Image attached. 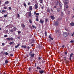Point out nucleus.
<instances>
[{
    "instance_id": "4c0bfd02",
    "label": "nucleus",
    "mask_w": 74,
    "mask_h": 74,
    "mask_svg": "<svg viewBox=\"0 0 74 74\" xmlns=\"http://www.w3.org/2000/svg\"><path fill=\"white\" fill-rule=\"evenodd\" d=\"M37 14V13H36V11H34V15H36V14Z\"/></svg>"
},
{
    "instance_id": "79ce46f5",
    "label": "nucleus",
    "mask_w": 74,
    "mask_h": 74,
    "mask_svg": "<svg viewBox=\"0 0 74 74\" xmlns=\"http://www.w3.org/2000/svg\"><path fill=\"white\" fill-rule=\"evenodd\" d=\"M13 30H12V29H11V30H10V32L11 33H13Z\"/></svg>"
},
{
    "instance_id": "0e129e2a",
    "label": "nucleus",
    "mask_w": 74,
    "mask_h": 74,
    "mask_svg": "<svg viewBox=\"0 0 74 74\" xmlns=\"http://www.w3.org/2000/svg\"><path fill=\"white\" fill-rule=\"evenodd\" d=\"M33 45H34V44H32L31 45V47H33Z\"/></svg>"
},
{
    "instance_id": "f03ea898",
    "label": "nucleus",
    "mask_w": 74,
    "mask_h": 74,
    "mask_svg": "<svg viewBox=\"0 0 74 74\" xmlns=\"http://www.w3.org/2000/svg\"><path fill=\"white\" fill-rule=\"evenodd\" d=\"M54 25L58 26L59 25V22L58 21H56L54 23Z\"/></svg>"
},
{
    "instance_id": "aec40b11",
    "label": "nucleus",
    "mask_w": 74,
    "mask_h": 74,
    "mask_svg": "<svg viewBox=\"0 0 74 74\" xmlns=\"http://www.w3.org/2000/svg\"><path fill=\"white\" fill-rule=\"evenodd\" d=\"M22 48H26V46L23 45L21 46Z\"/></svg>"
},
{
    "instance_id": "09e8293b",
    "label": "nucleus",
    "mask_w": 74,
    "mask_h": 74,
    "mask_svg": "<svg viewBox=\"0 0 74 74\" xmlns=\"http://www.w3.org/2000/svg\"><path fill=\"white\" fill-rule=\"evenodd\" d=\"M36 15H37L38 16H39V13H37L36 14Z\"/></svg>"
},
{
    "instance_id": "0eeeda50",
    "label": "nucleus",
    "mask_w": 74,
    "mask_h": 74,
    "mask_svg": "<svg viewBox=\"0 0 74 74\" xmlns=\"http://www.w3.org/2000/svg\"><path fill=\"white\" fill-rule=\"evenodd\" d=\"M47 12L48 14H50V13H51V11H50V10L49 9H47Z\"/></svg>"
},
{
    "instance_id": "69168bd1",
    "label": "nucleus",
    "mask_w": 74,
    "mask_h": 74,
    "mask_svg": "<svg viewBox=\"0 0 74 74\" xmlns=\"http://www.w3.org/2000/svg\"><path fill=\"white\" fill-rule=\"evenodd\" d=\"M54 7L55 8H57V7L56 6H54Z\"/></svg>"
},
{
    "instance_id": "bf43d9fd",
    "label": "nucleus",
    "mask_w": 74,
    "mask_h": 74,
    "mask_svg": "<svg viewBox=\"0 0 74 74\" xmlns=\"http://www.w3.org/2000/svg\"><path fill=\"white\" fill-rule=\"evenodd\" d=\"M59 3H57L56 4V5H59Z\"/></svg>"
},
{
    "instance_id": "58836bf2",
    "label": "nucleus",
    "mask_w": 74,
    "mask_h": 74,
    "mask_svg": "<svg viewBox=\"0 0 74 74\" xmlns=\"http://www.w3.org/2000/svg\"><path fill=\"white\" fill-rule=\"evenodd\" d=\"M4 17H5V18H6V17H7V15H4Z\"/></svg>"
},
{
    "instance_id": "b1692460",
    "label": "nucleus",
    "mask_w": 74,
    "mask_h": 74,
    "mask_svg": "<svg viewBox=\"0 0 74 74\" xmlns=\"http://www.w3.org/2000/svg\"><path fill=\"white\" fill-rule=\"evenodd\" d=\"M45 23H47V22H48V19L46 18L45 19Z\"/></svg>"
},
{
    "instance_id": "4468645a",
    "label": "nucleus",
    "mask_w": 74,
    "mask_h": 74,
    "mask_svg": "<svg viewBox=\"0 0 74 74\" xmlns=\"http://www.w3.org/2000/svg\"><path fill=\"white\" fill-rule=\"evenodd\" d=\"M16 29H17V28L16 27H14L13 28V31H14V32L15 31V30H16Z\"/></svg>"
},
{
    "instance_id": "ddd939ff",
    "label": "nucleus",
    "mask_w": 74,
    "mask_h": 74,
    "mask_svg": "<svg viewBox=\"0 0 74 74\" xmlns=\"http://www.w3.org/2000/svg\"><path fill=\"white\" fill-rule=\"evenodd\" d=\"M28 13L29 16H30V17H31V16H32L31 15V11L28 12Z\"/></svg>"
},
{
    "instance_id": "1a4fd4ad",
    "label": "nucleus",
    "mask_w": 74,
    "mask_h": 74,
    "mask_svg": "<svg viewBox=\"0 0 74 74\" xmlns=\"http://www.w3.org/2000/svg\"><path fill=\"white\" fill-rule=\"evenodd\" d=\"M38 8V5L37 4H35V9L36 10Z\"/></svg>"
},
{
    "instance_id": "e2e57ef3",
    "label": "nucleus",
    "mask_w": 74,
    "mask_h": 74,
    "mask_svg": "<svg viewBox=\"0 0 74 74\" xmlns=\"http://www.w3.org/2000/svg\"><path fill=\"white\" fill-rule=\"evenodd\" d=\"M36 18H38V16H36Z\"/></svg>"
},
{
    "instance_id": "5fc2aeb1",
    "label": "nucleus",
    "mask_w": 74,
    "mask_h": 74,
    "mask_svg": "<svg viewBox=\"0 0 74 74\" xmlns=\"http://www.w3.org/2000/svg\"><path fill=\"white\" fill-rule=\"evenodd\" d=\"M4 37H7V35H5L4 36Z\"/></svg>"
},
{
    "instance_id": "6ab92c4d",
    "label": "nucleus",
    "mask_w": 74,
    "mask_h": 74,
    "mask_svg": "<svg viewBox=\"0 0 74 74\" xmlns=\"http://www.w3.org/2000/svg\"><path fill=\"white\" fill-rule=\"evenodd\" d=\"M5 64H7V63H8V60H5Z\"/></svg>"
},
{
    "instance_id": "6e6552de",
    "label": "nucleus",
    "mask_w": 74,
    "mask_h": 74,
    "mask_svg": "<svg viewBox=\"0 0 74 74\" xmlns=\"http://www.w3.org/2000/svg\"><path fill=\"white\" fill-rule=\"evenodd\" d=\"M21 25L22 28H24V27H25V24H21Z\"/></svg>"
},
{
    "instance_id": "e433bc0d",
    "label": "nucleus",
    "mask_w": 74,
    "mask_h": 74,
    "mask_svg": "<svg viewBox=\"0 0 74 74\" xmlns=\"http://www.w3.org/2000/svg\"><path fill=\"white\" fill-rule=\"evenodd\" d=\"M18 34H21V31H18Z\"/></svg>"
},
{
    "instance_id": "9b49d317",
    "label": "nucleus",
    "mask_w": 74,
    "mask_h": 74,
    "mask_svg": "<svg viewBox=\"0 0 74 74\" xmlns=\"http://www.w3.org/2000/svg\"><path fill=\"white\" fill-rule=\"evenodd\" d=\"M51 18V19H52L53 20H54L55 19V17H54V16H50Z\"/></svg>"
},
{
    "instance_id": "cd10ccee",
    "label": "nucleus",
    "mask_w": 74,
    "mask_h": 74,
    "mask_svg": "<svg viewBox=\"0 0 74 74\" xmlns=\"http://www.w3.org/2000/svg\"><path fill=\"white\" fill-rule=\"evenodd\" d=\"M59 5L60 7H62V4H61V3H60L59 4Z\"/></svg>"
},
{
    "instance_id": "4d7b16f0",
    "label": "nucleus",
    "mask_w": 74,
    "mask_h": 74,
    "mask_svg": "<svg viewBox=\"0 0 74 74\" xmlns=\"http://www.w3.org/2000/svg\"><path fill=\"white\" fill-rule=\"evenodd\" d=\"M27 48L28 49V50H29V49H30V47L28 46L27 47Z\"/></svg>"
},
{
    "instance_id": "a19ab883",
    "label": "nucleus",
    "mask_w": 74,
    "mask_h": 74,
    "mask_svg": "<svg viewBox=\"0 0 74 74\" xmlns=\"http://www.w3.org/2000/svg\"><path fill=\"white\" fill-rule=\"evenodd\" d=\"M3 8H4V9H5V10H6V9H7V7H3Z\"/></svg>"
},
{
    "instance_id": "dca6fc26",
    "label": "nucleus",
    "mask_w": 74,
    "mask_h": 74,
    "mask_svg": "<svg viewBox=\"0 0 74 74\" xmlns=\"http://www.w3.org/2000/svg\"><path fill=\"white\" fill-rule=\"evenodd\" d=\"M14 43V41H12V42H10L9 43V44L10 45H11L12 44H13Z\"/></svg>"
},
{
    "instance_id": "4be33fe9",
    "label": "nucleus",
    "mask_w": 74,
    "mask_h": 74,
    "mask_svg": "<svg viewBox=\"0 0 74 74\" xmlns=\"http://www.w3.org/2000/svg\"><path fill=\"white\" fill-rule=\"evenodd\" d=\"M57 10L58 12H60V8H57Z\"/></svg>"
},
{
    "instance_id": "37998d69",
    "label": "nucleus",
    "mask_w": 74,
    "mask_h": 74,
    "mask_svg": "<svg viewBox=\"0 0 74 74\" xmlns=\"http://www.w3.org/2000/svg\"><path fill=\"white\" fill-rule=\"evenodd\" d=\"M20 36L19 37H17L18 39V40H20Z\"/></svg>"
},
{
    "instance_id": "680f3d73",
    "label": "nucleus",
    "mask_w": 74,
    "mask_h": 74,
    "mask_svg": "<svg viewBox=\"0 0 74 74\" xmlns=\"http://www.w3.org/2000/svg\"><path fill=\"white\" fill-rule=\"evenodd\" d=\"M62 48H64V45H63L62 46Z\"/></svg>"
},
{
    "instance_id": "774afa93",
    "label": "nucleus",
    "mask_w": 74,
    "mask_h": 74,
    "mask_svg": "<svg viewBox=\"0 0 74 74\" xmlns=\"http://www.w3.org/2000/svg\"><path fill=\"white\" fill-rule=\"evenodd\" d=\"M36 63H35V67H36Z\"/></svg>"
},
{
    "instance_id": "f704fd0d",
    "label": "nucleus",
    "mask_w": 74,
    "mask_h": 74,
    "mask_svg": "<svg viewBox=\"0 0 74 74\" xmlns=\"http://www.w3.org/2000/svg\"><path fill=\"white\" fill-rule=\"evenodd\" d=\"M56 33H58V32H59V30H56Z\"/></svg>"
},
{
    "instance_id": "f3484780",
    "label": "nucleus",
    "mask_w": 74,
    "mask_h": 74,
    "mask_svg": "<svg viewBox=\"0 0 74 74\" xmlns=\"http://www.w3.org/2000/svg\"><path fill=\"white\" fill-rule=\"evenodd\" d=\"M49 38L50 40H53V38H52L51 37V35H50L49 36Z\"/></svg>"
},
{
    "instance_id": "8fccbe9b",
    "label": "nucleus",
    "mask_w": 74,
    "mask_h": 74,
    "mask_svg": "<svg viewBox=\"0 0 74 74\" xmlns=\"http://www.w3.org/2000/svg\"><path fill=\"white\" fill-rule=\"evenodd\" d=\"M41 57H39L38 58V59L39 60H41Z\"/></svg>"
},
{
    "instance_id": "7c9ffc66",
    "label": "nucleus",
    "mask_w": 74,
    "mask_h": 74,
    "mask_svg": "<svg viewBox=\"0 0 74 74\" xmlns=\"http://www.w3.org/2000/svg\"><path fill=\"white\" fill-rule=\"evenodd\" d=\"M2 12H6V10H3Z\"/></svg>"
},
{
    "instance_id": "c756f323",
    "label": "nucleus",
    "mask_w": 74,
    "mask_h": 74,
    "mask_svg": "<svg viewBox=\"0 0 74 74\" xmlns=\"http://www.w3.org/2000/svg\"><path fill=\"white\" fill-rule=\"evenodd\" d=\"M23 5H24V6L25 7H26V4H25V3H23Z\"/></svg>"
},
{
    "instance_id": "20e7f679",
    "label": "nucleus",
    "mask_w": 74,
    "mask_h": 74,
    "mask_svg": "<svg viewBox=\"0 0 74 74\" xmlns=\"http://www.w3.org/2000/svg\"><path fill=\"white\" fill-rule=\"evenodd\" d=\"M6 40L8 41H10V40H14V38H6Z\"/></svg>"
},
{
    "instance_id": "6e6d98bb",
    "label": "nucleus",
    "mask_w": 74,
    "mask_h": 74,
    "mask_svg": "<svg viewBox=\"0 0 74 74\" xmlns=\"http://www.w3.org/2000/svg\"><path fill=\"white\" fill-rule=\"evenodd\" d=\"M10 55L11 56H13V54H10Z\"/></svg>"
},
{
    "instance_id": "412c9836",
    "label": "nucleus",
    "mask_w": 74,
    "mask_h": 74,
    "mask_svg": "<svg viewBox=\"0 0 74 74\" xmlns=\"http://www.w3.org/2000/svg\"><path fill=\"white\" fill-rule=\"evenodd\" d=\"M9 3V2L8 1H7L5 2V4H8Z\"/></svg>"
},
{
    "instance_id": "3c124183",
    "label": "nucleus",
    "mask_w": 74,
    "mask_h": 74,
    "mask_svg": "<svg viewBox=\"0 0 74 74\" xmlns=\"http://www.w3.org/2000/svg\"><path fill=\"white\" fill-rule=\"evenodd\" d=\"M5 45V44L4 43H2V46H4Z\"/></svg>"
},
{
    "instance_id": "f257e3e1",
    "label": "nucleus",
    "mask_w": 74,
    "mask_h": 74,
    "mask_svg": "<svg viewBox=\"0 0 74 74\" xmlns=\"http://www.w3.org/2000/svg\"><path fill=\"white\" fill-rule=\"evenodd\" d=\"M33 53V52L31 51L29 54V55H30V57H32V58H33L34 56V54L32 53Z\"/></svg>"
},
{
    "instance_id": "a211bd4d",
    "label": "nucleus",
    "mask_w": 74,
    "mask_h": 74,
    "mask_svg": "<svg viewBox=\"0 0 74 74\" xmlns=\"http://www.w3.org/2000/svg\"><path fill=\"white\" fill-rule=\"evenodd\" d=\"M28 20L29 21V22L30 23H32V20H31V19H29Z\"/></svg>"
},
{
    "instance_id": "c85d7f7f",
    "label": "nucleus",
    "mask_w": 74,
    "mask_h": 74,
    "mask_svg": "<svg viewBox=\"0 0 74 74\" xmlns=\"http://www.w3.org/2000/svg\"><path fill=\"white\" fill-rule=\"evenodd\" d=\"M64 5H66V4H68L67 2H64Z\"/></svg>"
},
{
    "instance_id": "c9c22d12",
    "label": "nucleus",
    "mask_w": 74,
    "mask_h": 74,
    "mask_svg": "<svg viewBox=\"0 0 74 74\" xmlns=\"http://www.w3.org/2000/svg\"><path fill=\"white\" fill-rule=\"evenodd\" d=\"M36 68H37V69H40V70H41V68H40V67H37Z\"/></svg>"
},
{
    "instance_id": "603ef678",
    "label": "nucleus",
    "mask_w": 74,
    "mask_h": 74,
    "mask_svg": "<svg viewBox=\"0 0 74 74\" xmlns=\"http://www.w3.org/2000/svg\"><path fill=\"white\" fill-rule=\"evenodd\" d=\"M28 70L29 71H30V70H31V68H30V67H29L28 69Z\"/></svg>"
},
{
    "instance_id": "39448f33",
    "label": "nucleus",
    "mask_w": 74,
    "mask_h": 74,
    "mask_svg": "<svg viewBox=\"0 0 74 74\" xmlns=\"http://www.w3.org/2000/svg\"><path fill=\"white\" fill-rule=\"evenodd\" d=\"M29 8L30 11H32L33 10V7L32 6H29Z\"/></svg>"
},
{
    "instance_id": "f8f14e48",
    "label": "nucleus",
    "mask_w": 74,
    "mask_h": 74,
    "mask_svg": "<svg viewBox=\"0 0 74 74\" xmlns=\"http://www.w3.org/2000/svg\"><path fill=\"white\" fill-rule=\"evenodd\" d=\"M70 25L71 26H74V23L73 22H71L70 23Z\"/></svg>"
},
{
    "instance_id": "393cba45",
    "label": "nucleus",
    "mask_w": 74,
    "mask_h": 74,
    "mask_svg": "<svg viewBox=\"0 0 74 74\" xmlns=\"http://www.w3.org/2000/svg\"><path fill=\"white\" fill-rule=\"evenodd\" d=\"M1 53H2V54H3V55H4V54H5V52L4 51H3L1 52Z\"/></svg>"
},
{
    "instance_id": "bb28decb",
    "label": "nucleus",
    "mask_w": 74,
    "mask_h": 74,
    "mask_svg": "<svg viewBox=\"0 0 74 74\" xmlns=\"http://www.w3.org/2000/svg\"><path fill=\"white\" fill-rule=\"evenodd\" d=\"M32 27H33V28H35V29H36V27L34 25H32Z\"/></svg>"
},
{
    "instance_id": "ea45409f",
    "label": "nucleus",
    "mask_w": 74,
    "mask_h": 74,
    "mask_svg": "<svg viewBox=\"0 0 74 74\" xmlns=\"http://www.w3.org/2000/svg\"><path fill=\"white\" fill-rule=\"evenodd\" d=\"M58 3V4H60V3H61V2L60 1H57Z\"/></svg>"
},
{
    "instance_id": "338daca9",
    "label": "nucleus",
    "mask_w": 74,
    "mask_h": 74,
    "mask_svg": "<svg viewBox=\"0 0 74 74\" xmlns=\"http://www.w3.org/2000/svg\"><path fill=\"white\" fill-rule=\"evenodd\" d=\"M41 8H42V9H43V8H44V7H43V6Z\"/></svg>"
},
{
    "instance_id": "c03bdc74",
    "label": "nucleus",
    "mask_w": 74,
    "mask_h": 74,
    "mask_svg": "<svg viewBox=\"0 0 74 74\" xmlns=\"http://www.w3.org/2000/svg\"><path fill=\"white\" fill-rule=\"evenodd\" d=\"M70 42H71L72 43H73V42H74L73 40H71L70 41Z\"/></svg>"
},
{
    "instance_id": "5701e85b",
    "label": "nucleus",
    "mask_w": 74,
    "mask_h": 74,
    "mask_svg": "<svg viewBox=\"0 0 74 74\" xmlns=\"http://www.w3.org/2000/svg\"><path fill=\"white\" fill-rule=\"evenodd\" d=\"M39 1L40 2V3H41L42 4V2H43V1L42 0H39Z\"/></svg>"
},
{
    "instance_id": "13d9d810",
    "label": "nucleus",
    "mask_w": 74,
    "mask_h": 74,
    "mask_svg": "<svg viewBox=\"0 0 74 74\" xmlns=\"http://www.w3.org/2000/svg\"><path fill=\"white\" fill-rule=\"evenodd\" d=\"M64 53L65 55H67V52H65Z\"/></svg>"
},
{
    "instance_id": "49530a36",
    "label": "nucleus",
    "mask_w": 74,
    "mask_h": 74,
    "mask_svg": "<svg viewBox=\"0 0 74 74\" xmlns=\"http://www.w3.org/2000/svg\"><path fill=\"white\" fill-rule=\"evenodd\" d=\"M8 8H9V10H11L12 8L11 7H9Z\"/></svg>"
},
{
    "instance_id": "72a5a7b5",
    "label": "nucleus",
    "mask_w": 74,
    "mask_h": 74,
    "mask_svg": "<svg viewBox=\"0 0 74 74\" xmlns=\"http://www.w3.org/2000/svg\"><path fill=\"white\" fill-rule=\"evenodd\" d=\"M36 21H37V22H38V18H36Z\"/></svg>"
},
{
    "instance_id": "473e14b6",
    "label": "nucleus",
    "mask_w": 74,
    "mask_h": 74,
    "mask_svg": "<svg viewBox=\"0 0 74 74\" xmlns=\"http://www.w3.org/2000/svg\"><path fill=\"white\" fill-rule=\"evenodd\" d=\"M74 32H73V33L72 34H71V36L72 37H73V36H74Z\"/></svg>"
},
{
    "instance_id": "052dcab7",
    "label": "nucleus",
    "mask_w": 74,
    "mask_h": 74,
    "mask_svg": "<svg viewBox=\"0 0 74 74\" xmlns=\"http://www.w3.org/2000/svg\"><path fill=\"white\" fill-rule=\"evenodd\" d=\"M66 8H69V6H68V5H67Z\"/></svg>"
},
{
    "instance_id": "423d86ee",
    "label": "nucleus",
    "mask_w": 74,
    "mask_h": 74,
    "mask_svg": "<svg viewBox=\"0 0 74 74\" xmlns=\"http://www.w3.org/2000/svg\"><path fill=\"white\" fill-rule=\"evenodd\" d=\"M73 53H71V54L70 55V58L69 59L70 60H71V58H72V56L73 55Z\"/></svg>"
},
{
    "instance_id": "9d476101",
    "label": "nucleus",
    "mask_w": 74,
    "mask_h": 74,
    "mask_svg": "<svg viewBox=\"0 0 74 74\" xmlns=\"http://www.w3.org/2000/svg\"><path fill=\"white\" fill-rule=\"evenodd\" d=\"M40 23H44V20L42 19H41L40 20Z\"/></svg>"
},
{
    "instance_id": "a878e982",
    "label": "nucleus",
    "mask_w": 74,
    "mask_h": 74,
    "mask_svg": "<svg viewBox=\"0 0 74 74\" xmlns=\"http://www.w3.org/2000/svg\"><path fill=\"white\" fill-rule=\"evenodd\" d=\"M47 31H45V36H47Z\"/></svg>"
},
{
    "instance_id": "2f4dec72",
    "label": "nucleus",
    "mask_w": 74,
    "mask_h": 74,
    "mask_svg": "<svg viewBox=\"0 0 74 74\" xmlns=\"http://www.w3.org/2000/svg\"><path fill=\"white\" fill-rule=\"evenodd\" d=\"M17 17L18 18H19V17H20V15L19 14H17Z\"/></svg>"
},
{
    "instance_id": "2eb2a0df",
    "label": "nucleus",
    "mask_w": 74,
    "mask_h": 74,
    "mask_svg": "<svg viewBox=\"0 0 74 74\" xmlns=\"http://www.w3.org/2000/svg\"><path fill=\"white\" fill-rule=\"evenodd\" d=\"M20 45L19 44H18L17 45H16L15 46V48H18V47H19Z\"/></svg>"
},
{
    "instance_id": "7ed1b4c3",
    "label": "nucleus",
    "mask_w": 74,
    "mask_h": 74,
    "mask_svg": "<svg viewBox=\"0 0 74 74\" xmlns=\"http://www.w3.org/2000/svg\"><path fill=\"white\" fill-rule=\"evenodd\" d=\"M39 72L41 74H43L44 73V70H43L40 71H39Z\"/></svg>"
},
{
    "instance_id": "a18cd8bd",
    "label": "nucleus",
    "mask_w": 74,
    "mask_h": 74,
    "mask_svg": "<svg viewBox=\"0 0 74 74\" xmlns=\"http://www.w3.org/2000/svg\"><path fill=\"white\" fill-rule=\"evenodd\" d=\"M8 53H7V52H6L5 53V54L6 55H8Z\"/></svg>"
},
{
    "instance_id": "de8ad7c7",
    "label": "nucleus",
    "mask_w": 74,
    "mask_h": 74,
    "mask_svg": "<svg viewBox=\"0 0 74 74\" xmlns=\"http://www.w3.org/2000/svg\"><path fill=\"white\" fill-rule=\"evenodd\" d=\"M31 4V3H30L29 2L28 3V5H30Z\"/></svg>"
},
{
    "instance_id": "864d4df0",
    "label": "nucleus",
    "mask_w": 74,
    "mask_h": 74,
    "mask_svg": "<svg viewBox=\"0 0 74 74\" xmlns=\"http://www.w3.org/2000/svg\"><path fill=\"white\" fill-rule=\"evenodd\" d=\"M63 58H64V60H66V56H63Z\"/></svg>"
}]
</instances>
